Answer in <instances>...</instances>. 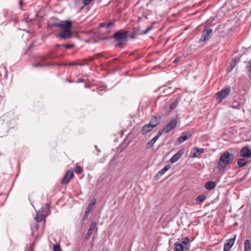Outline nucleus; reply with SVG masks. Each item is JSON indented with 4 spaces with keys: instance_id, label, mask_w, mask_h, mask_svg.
Masks as SVG:
<instances>
[{
    "instance_id": "1",
    "label": "nucleus",
    "mask_w": 251,
    "mask_h": 251,
    "mask_svg": "<svg viewBox=\"0 0 251 251\" xmlns=\"http://www.w3.org/2000/svg\"><path fill=\"white\" fill-rule=\"evenodd\" d=\"M233 159V154L228 151L224 152L220 156L218 168L219 170L224 169L229 164Z\"/></svg>"
},
{
    "instance_id": "2",
    "label": "nucleus",
    "mask_w": 251,
    "mask_h": 251,
    "mask_svg": "<svg viewBox=\"0 0 251 251\" xmlns=\"http://www.w3.org/2000/svg\"><path fill=\"white\" fill-rule=\"evenodd\" d=\"M50 213V205L47 203L37 212L35 220L37 222H40L43 219L48 216Z\"/></svg>"
},
{
    "instance_id": "3",
    "label": "nucleus",
    "mask_w": 251,
    "mask_h": 251,
    "mask_svg": "<svg viewBox=\"0 0 251 251\" xmlns=\"http://www.w3.org/2000/svg\"><path fill=\"white\" fill-rule=\"evenodd\" d=\"M127 37L128 32L123 30L116 32L113 35V38L117 42L119 43L120 47H122L121 45L127 40Z\"/></svg>"
},
{
    "instance_id": "4",
    "label": "nucleus",
    "mask_w": 251,
    "mask_h": 251,
    "mask_svg": "<svg viewBox=\"0 0 251 251\" xmlns=\"http://www.w3.org/2000/svg\"><path fill=\"white\" fill-rule=\"evenodd\" d=\"M230 93V88L229 87L223 89L216 93L217 98L220 101H221L223 100L226 99L229 95Z\"/></svg>"
},
{
    "instance_id": "5",
    "label": "nucleus",
    "mask_w": 251,
    "mask_h": 251,
    "mask_svg": "<svg viewBox=\"0 0 251 251\" xmlns=\"http://www.w3.org/2000/svg\"><path fill=\"white\" fill-rule=\"evenodd\" d=\"M53 25L57 27L63 28V30L70 29L72 27V23L69 20L62 21L59 23H54Z\"/></svg>"
},
{
    "instance_id": "6",
    "label": "nucleus",
    "mask_w": 251,
    "mask_h": 251,
    "mask_svg": "<svg viewBox=\"0 0 251 251\" xmlns=\"http://www.w3.org/2000/svg\"><path fill=\"white\" fill-rule=\"evenodd\" d=\"M213 30L211 28L205 29L202 31L201 38L200 39L199 43L205 42L208 40L212 36Z\"/></svg>"
},
{
    "instance_id": "7",
    "label": "nucleus",
    "mask_w": 251,
    "mask_h": 251,
    "mask_svg": "<svg viewBox=\"0 0 251 251\" xmlns=\"http://www.w3.org/2000/svg\"><path fill=\"white\" fill-rule=\"evenodd\" d=\"M177 121L176 119H172L164 127L165 133H168L174 129L177 126Z\"/></svg>"
},
{
    "instance_id": "8",
    "label": "nucleus",
    "mask_w": 251,
    "mask_h": 251,
    "mask_svg": "<svg viewBox=\"0 0 251 251\" xmlns=\"http://www.w3.org/2000/svg\"><path fill=\"white\" fill-rule=\"evenodd\" d=\"M236 238V235L234 234L233 238L226 240L224 246V251H229L234 244Z\"/></svg>"
},
{
    "instance_id": "9",
    "label": "nucleus",
    "mask_w": 251,
    "mask_h": 251,
    "mask_svg": "<svg viewBox=\"0 0 251 251\" xmlns=\"http://www.w3.org/2000/svg\"><path fill=\"white\" fill-rule=\"evenodd\" d=\"M192 136V133L190 131L183 132L181 135L177 138L179 144H181L184 141L188 140Z\"/></svg>"
},
{
    "instance_id": "10",
    "label": "nucleus",
    "mask_w": 251,
    "mask_h": 251,
    "mask_svg": "<svg viewBox=\"0 0 251 251\" xmlns=\"http://www.w3.org/2000/svg\"><path fill=\"white\" fill-rule=\"evenodd\" d=\"M57 36L64 40L70 39L72 36L71 29L62 30L58 34Z\"/></svg>"
},
{
    "instance_id": "11",
    "label": "nucleus",
    "mask_w": 251,
    "mask_h": 251,
    "mask_svg": "<svg viewBox=\"0 0 251 251\" xmlns=\"http://www.w3.org/2000/svg\"><path fill=\"white\" fill-rule=\"evenodd\" d=\"M74 176V172L72 170H69L68 171L65 175L64 176V177L62 178L61 183L63 184H66L69 182L71 179Z\"/></svg>"
},
{
    "instance_id": "12",
    "label": "nucleus",
    "mask_w": 251,
    "mask_h": 251,
    "mask_svg": "<svg viewBox=\"0 0 251 251\" xmlns=\"http://www.w3.org/2000/svg\"><path fill=\"white\" fill-rule=\"evenodd\" d=\"M204 152V150L203 149L195 147L192 150L191 154L193 157H197Z\"/></svg>"
},
{
    "instance_id": "13",
    "label": "nucleus",
    "mask_w": 251,
    "mask_h": 251,
    "mask_svg": "<svg viewBox=\"0 0 251 251\" xmlns=\"http://www.w3.org/2000/svg\"><path fill=\"white\" fill-rule=\"evenodd\" d=\"M240 155L244 157H250L251 156V151L247 147H243L240 152Z\"/></svg>"
},
{
    "instance_id": "14",
    "label": "nucleus",
    "mask_w": 251,
    "mask_h": 251,
    "mask_svg": "<svg viewBox=\"0 0 251 251\" xmlns=\"http://www.w3.org/2000/svg\"><path fill=\"white\" fill-rule=\"evenodd\" d=\"M239 61L240 59L239 58L233 59L226 68L227 72H231L235 67L236 63L239 62Z\"/></svg>"
},
{
    "instance_id": "15",
    "label": "nucleus",
    "mask_w": 251,
    "mask_h": 251,
    "mask_svg": "<svg viewBox=\"0 0 251 251\" xmlns=\"http://www.w3.org/2000/svg\"><path fill=\"white\" fill-rule=\"evenodd\" d=\"M183 151L182 150L178 151L176 154H175L171 158V162L173 163L176 162L182 155Z\"/></svg>"
},
{
    "instance_id": "16",
    "label": "nucleus",
    "mask_w": 251,
    "mask_h": 251,
    "mask_svg": "<svg viewBox=\"0 0 251 251\" xmlns=\"http://www.w3.org/2000/svg\"><path fill=\"white\" fill-rule=\"evenodd\" d=\"M153 128L152 127L151 125L150 124H146L144 125L142 128V133L143 134H147L151 131Z\"/></svg>"
},
{
    "instance_id": "17",
    "label": "nucleus",
    "mask_w": 251,
    "mask_h": 251,
    "mask_svg": "<svg viewBox=\"0 0 251 251\" xmlns=\"http://www.w3.org/2000/svg\"><path fill=\"white\" fill-rule=\"evenodd\" d=\"M216 186V183L213 181H209L205 184V188L207 190H211L214 189Z\"/></svg>"
},
{
    "instance_id": "18",
    "label": "nucleus",
    "mask_w": 251,
    "mask_h": 251,
    "mask_svg": "<svg viewBox=\"0 0 251 251\" xmlns=\"http://www.w3.org/2000/svg\"><path fill=\"white\" fill-rule=\"evenodd\" d=\"M159 119H158V118L156 117H153L151 119L149 124L151 125L153 128H154L156 127L159 124Z\"/></svg>"
},
{
    "instance_id": "19",
    "label": "nucleus",
    "mask_w": 251,
    "mask_h": 251,
    "mask_svg": "<svg viewBox=\"0 0 251 251\" xmlns=\"http://www.w3.org/2000/svg\"><path fill=\"white\" fill-rule=\"evenodd\" d=\"M171 166L168 164L166 165L163 169L159 171L157 175L159 176H163L168 170L171 168Z\"/></svg>"
},
{
    "instance_id": "20",
    "label": "nucleus",
    "mask_w": 251,
    "mask_h": 251,
    "mask_svg": "<svg viewBox=\"0 0 251 251\" xmlns=\"http://www.w3.org/2000/svg\"><path fill=\"white\" fill-rule=\"evenodd\" d=\"M184 248V245L182 244L176 243H175L174 250L175 251H183Z\"/></svg>"
},
{
    "instance_id": "21",
    "label": "nucleus",
    "mask_w": 251,
    "mask_h": 251,
    "mask_svg": "<svg viewBox=\"0 0 251 251\" xmlns=\"http://www.w3.org/2000/svg\"><path fill=\"white\" fill-rule=\"evenodd\" d=\"M244 251H251V242L249 240H246L245 241Z\"/></svg>"
},
{
    "instance_id": "22",
    "label": "nucleus",
    "mask_w": 251,
    "mask_h": 251,
    "mask_svg": "<svg viewBox=\"0 0 251 251\" xmlns=\"http://www.w3.org/2000/svg\"><path fill=\"white\" fill-rule=\"evenodd\" d=\"M95 203H96V200L93 201L90 204H89L88 205V206L87 207L86 211L85 212L86 214H87L90 212L91 210H92V209L93 208V205H94L95 204Z\"/></svg>"
},
{
    "instance_id": "23",
    "label": "nucleus",
    "mask_w": 251,
    "mask_h": 251,
    "mask_svg": "<svg viewBox=\"0 0 251 251\" xmlns=\"http://www.w3.org/2000/svg\"><path fill=\"white\" fill-rule=\"evenodd\" d=\"M57 47H65L67 49H70L74 48L75 47V45L74 44H60V45H57Z\"/></svg>"
},
{
    "instance_id": "24",
    "label": "nucleus",
    "mask_w": 251,
    "mask_h": 251,
    "mask_svg": "<svg viewBox=\"0 0 251 251\" xmlns=\"http://www.w3.org/2000/svg\"><path fill=\"white\" fill-rule=\"evenodd\" d=\"M247 163V161L244 158H240L238 161V165L239 167H243Z\"/></svg>"
},
{
    "instance_id": "25",
    "label": "nucleus",
    "mask_w": 251,
    "mask_h": 251,
    "mask_svg": "<svg viewBox=\"0 0 251 251\" xmlns=\"http://www.w3.org/2000/svg\"><path fill=\"white\" fill-rule=\"evenodd\" d=\"M189 243V239L188 237H186L181 244L183 245L185 248H188L190 246Z\"/></svg>"
},
{
    "instance_id": "26",
    "label": "nucleus",
    "mask_w": 251,
    "mask_h": 251,
    "mask_svg": "<svg viewBox=\"0 0 251 251\" xmlns=\"http://www.w3.org/2000/svg\"><path fill=\"white\" fill-rule=\"evenodd\" d=\"M129 144V141L127 139H125L123 142L121 144L120 147L122 149H125Z\"/></svg>"
},
{
    "instance_id": "27",
    "label": "nucleus",
    "mask_w": 251,
    "mask_h": 251,
    "mask_svg": "<svg viewBox=\"0 0 251 251\" xmlns=\"http://www.w3.org/2000/svg\"><path fill=\"white\" fill-rule=\"evenodd\" d=\"M157 140L154 137L147 144V148H150L154 144V143L156 142Z\"/></svg>"
},
{
    "instance_id": "28",
    "label": "nucleus",
    "mask_w": 251,
    "mask_h": 251,
    "mask_svg": "<svg viewBox=\"0 0 251 251\" xmlns=\"http://www.w3.org/2000/svg\"><path fill=\"white\" fill-rule=\"evenodd\" d=\"M178 105V101L175 100L172 102L170 105V108L172 110L175 109Z\"/></svg>"
},
{
    "instance_id": "29",
    "label": "nucleus",
    "mask_w": 251,
    "mask_h": 251,
    "mask_svg": "<svg viewBox=\"0 0 251 251\" xmlns=\"http://www.w3.org/2000/svg\"><path fill=\"white\" fill-rule=\"evenodd\" d=\"M206 199V197L203 195H201L197 197L196 198V201L197 202H202L203 201Z\"/></svg>"
},
{
    "instance_id": "30",
    "label": "nucleus",
    "mask_w": 251,
    "mask_h": 251,
    "mask_svg": "<svg viewBox=\"0 0 251 251\" xmlns=\"http://www.w3.org/2000/svg\"><path fill=\"white\" fill-rule=\"evenodd\" d=\"M97 223L96 222H92L90 226H89V228L88 230H90V231H93V230H94V229L95 228V227H96L97 226Z\"/></svg>"
},
{
    "instance_id": "31",
    "label": "nucleus",
    "mask_w": 251,
    "mask_h": 251,
    "mask_svg": "<svg viewBox=\"0 0 251 251\" xmlns=\"http://www.w3.org/2000/svg\"><path fill=\"white\" fill-rule=\"evenodd\" d=\"M92 233H93L92 231L88 230L86 234H85L84 236V239L85 240L89 239L90 238L91 235L92 234Z\"/></svg>"
},
{
    "instance_id": "32",
    "label": "nucleus",
    "mask_w": 251,
    "mask_h": 251,
    "mask_svg": "<svg viewBox=\"0 0 251 251\" xmlns=\"http://www.w3.org/2000/svg\"><path fill=\"white\" fill-rule=\"evenodd\" d=\"M50 64H41V63H34V64H32V66L34 67H37L44 66H50Z\"/></svg>"
},
{
    "instance_id": "33",
    "label": "nucleus",
    "mask_w": 251,
    "mask_h": 251,
    "mask_svg": "<svg viewBox=\"0 0 251 251\" xmlns=\"http://www.w3.org/2000/svg\"><path fill=\"white\" fill-rule=\"evenodd\" d=\"M163 132L165 133V131H164V128L162 130H159L154 137L158 140V138L162 135Z\"/></svg>"
},
{
    "instance_id": "34",
    "label": "nucleus",
    "mask_w": 251,
    "mask_h": 251,
    "mask_svg": "<svg viewBox=\"0 0 251 251\" xmlns=\"http://www.w3.org/2000/svg\"><path fill=\"white\" fill-rule=\"evenodd\" d=\"M163 132L165 133V131H164V128L162 130H159L154 137L158 140V138L162 135Z\"/></svg>"
},
{
    "instance_id": "35",
    "label": "nucleus",
    "mask_w": 251,
    "mask_h": 251,
    "mask_svg": "<svg viewBox=\"0 0 251 251\" xmlns=\"http://www.w3.org/2000/svg\"><path fill=\"white\" fill-rule=\"evenodd\" d=\"M54 251H62L59 245L56 244L53 245Z\"/></svg>"
},
{
    "instance_id": "36",
    "label": "nucleus",
    "mask_w": 251,
    "mask_h": 251,
    "mask_svg": "<svg viewBox=\"0 0 251 251\" xmlns=\"http://www.w3.org/2000/svg\"><path fill=\"white\" fill-rule=\"evenodd\" d=\"M152 28V25L149 26L145 31L143 32V34H146Z\"/></svg>"
},
{
    "instance_id": "37",
    "label": "nucleus",
    "mask_w": 251,
    "mask_h": 251,
    "mask_svg": "<svg viewBox=\"0 0 251 251\" xmlns=\"http://www.w3.org/2000/svg\"><path fill=\"white\" fill-rule=\"evenodd\" d=\"M247 68L248 69V71L249 72H251V60L248 61V64L247 66Z\"/></svg>"
},
{
    "instance_id": "38",
    "label": "nucleus",
    "mask_w": 251,
    "mask_h": 251,
    "mask_svg": "<svg viewBox=\"0 0 251 251\" xmlns=\"http://www.w3.org/2000/svg\"><path fill=\"white\" fill-rule=\"evenodd\" d=\"M83 0V4H84V5L86 6V5H89L92 0Z\"/></svg>"
},
{
    "instance_id": "39",
    "label": "nucleus",
    "mask_w": 251,
    "mask_h": 251,
    "mask_svg": "<svg viewBox=\"0 0 251 251\" xmlns=\"http://www.w3.org/2000/svg\"><path fill=\"white\" fill-rule=\"evenodd\" d=\"M75 172L77 173V174H79L81 173V172L82 171V169L80 167H77L75 169Z\"/></svg>"
},
{
    "instance_id": "40",
    "label": "nucleus",
    "mask_w": 251,
    "mask_h": 251,
    "mask_svg": "<svg viewBox=\"0 0 251 251\" xmlns=\"http://www.w3.org/2000/svg\"><path fill=\"white\" fill-rule=\"evenodd\" d=\"M114 23H112V22H109L107 24V26H106V28L107 29H108V28H110L111 27H112L114 26Z\"/></svg>"
},
{
    "instance_id": "41",
    "label": "nucleus",
    "mask_w": 251,
    "mask_h": 251,
    "mask_svg": "<svg viewBox=\"0 0 251 251\" xmlns=\"http://www.w3.org/2000/svg\"><path fill=\"white\" fill-rule=\"evenodd\" d=\"M248 174H249V172H247L245 175H244V176L240 179V181H242L243 180H244L247 177Z\"/></svg>"
},
{
    "instance_id": "42",
    "label": "nucleus",
    "mask_w": 251,
    "mask_h": 251,
    "mask_svg": "<svg viewBox=\"0 0 251 251\" xmlns=\"http://www.w3.org/2000/svg\"><path fill=\"white\" fill-rule=\"evenodd\" d=\"M100 26L101 27H106V26H107V23H101L100 24Z\"/></svg>"
},
{
    "instance_id": "43",
    "label": "nucleus",
    "mask_w": 251,
    "mask_h": 251,
    "mask_svg": "<svg viewBox=\"0 0 251 251\" xmlns=\"http://www.w3.org/2000/svg\"><path fill=\"white\" fill-rule=\"evenodd\" d=\"M180 59V57H176L174 60V62L175 63H176L177 62H178L179 61Z\"/></svg>"
},
{
    "instance_id": "44",
    "label": "nucleus",
    "mask_w": 251,
    "mask_h": 251,
    "mask_svg": "<svg viewBox=\"0 0 251 251\" xmlns=\"http://www.w3.org/2000/svg\"><path fill=\"white\" fill-rule=\"evenodd\" d=\"M52 65H53V66H56V65H58V66H68V64H53Z\"/></svg>"
},
{
    "instance_id": "45",
    "label": "nucleus",
    "mask_w": 251,
    "mask_h": 251,
    "mask_svg": "<svg viewBox=\"0 0 251 251\" xmlns=\"http://www.w3.org/2000/svg\"><path fill=\"white\" fill-rule=\"evenodd\" d=\"M77 65V63H76L74 62L68 63V65H69V66H75V65Z\"/></svg>"
},
{
    "instance_id": "46",
    "label": "nucleus",
    "mask_w": 251,
    "mask_h": 251,
    "mask_svg": "<svg viewBox=\"0 0 251 251\" xmlns=\"http://www.w3.org/2000/svg\"><path fill=\"white\" fill-rule=\"evenodd\" d=\"M95 148L98 153L100 152V150L98 148L97 146H95Z\"/></svg>"
},
{
    "instance_id": "47",
    "label": "nucleus",
    "mask_w": 251,
    "mask_h": 251,
    "mask_svg": "<svg viewBox=\"0 0 251 251\" xmlns=\"http://www.w3.org/2000/svg\"><path fill=\"white\" fill-rule=\"evenodd\" d=\"M78 82H83V79H79L78 80Z\"/></svg>"
},
{
    "instance_id": "48",
    "label": "nucleus",
    "mask_w": 251,
    "mask_h": 251,
    "mask_svg": "<svg viewBox=\"0 0 251 251\" xmlns=\"http://www.w3.org/2000/svg\"><path fill=\"white\" fill-rule=\"evenodd\" d=\"M22 1H23V0H20L19 1V4H20V5H21L22 4V2H22Z\"/></svg>"
},
{
    "instance_id": "49",
    "label": "nucleus",
    "mask_w": 251,
    "mask_h": 251,
    "mask_svg": "<svg viewBox=\"0 0 251 251\" xmlns=\"http://www.w3.org/2000/svg\"><path fill=\"white\" fill-rule=\"evenodd\" d=\"M84 64H82V63H77V65H80V66H82Z\"/></svg>"
}]
</instances>
